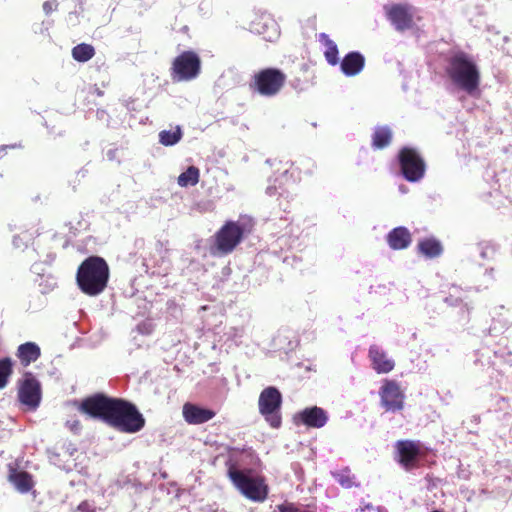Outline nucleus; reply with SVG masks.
I'll return each instance as SVG.
<instances>
[{
  "label": "nucleus",
  "mask_w": 512,
  "mask_h": 512,
  "mask_svg": "<svg viewBox=\"0 0 512 512\" xmlns=\"http://www.w3.org/2000/svg\"><path fill=\"white\" fill-rule=\"evenodd\" d=\"M79 410L125 433H136L145 425V419L135 405L101 394L83 400Z\"/></svg>",
  "instance_id": "f257e3e1"
},
{
  "label": "nucleus",
  "mask_w": 512,
  "mask_h": 512,
  "mask_svg": "<svg viewBox=\"0 0 512 512\" xmlns=\"http://www.w3.org/2000/svg\"><path fill=\"white\" fill-rule=\"evenodd\" d=\"M109 267L104 259L92 256L87 258L78 268L76 281L80 290L89 295L97 296L107 286Z\"/></svg>",
  "instance_id": "f03ea898"
},
{
  "label": "nucleus",
  "mask_w": 512,
  "mask_h": 512,
  "mask_svg": "<svg viewBox=\"0 0 512 512\" xmlns=\"http://www.w3.org/2000/svg\"><path fill=\"white\" fill-rule=\"evenodd\" d=\"M447 74L452 82L470 95L478 90L480 84V72L473 59L463 53H457L451 57L447 67Z\"/></svg>",
  "instance_id": "7ed1b4c3"
},
{
  "label": "nucleus",
  "mask_w": 512,
  "mask_h": 512,
  "mask_svg": "<svg viewBox=\"0 0 512 512\" xmlns=\"http://www.w3.org/2000/svg\"><path fill=\"white\" fill-rule=\"evenodd\" d=\"M253 227L251 218L243 216L237 221H227L215 236L214 254L227 255L231 253Z\"/></svg>",
  "instance_id": "20e7f679"
},
{
  "label": "nucleus",
  "mask_w": 512,
  "mask_h": 512,
  "mask_svg": "<svg viewBox=\"0 0 512 512\" xmlns=\"http://www.w3.org/2000/svg\"><path fill=\"white\" fill-rule=\"evenodd\" d=\"M384 14L389 23L398 32L413 29L420 20L418 10L410 3H389L383 6Z\"/></svg>",
  "instance_id": "39448f33"
},
{
  "label": "nucleus",
  "mask_w": 512,
  "mask_h": 512,
  "mask_svg": "<svg viewBox=\"0 0 512 512\" xmlns=\"http://www.w3.org/2000/svg\"><path fill=\"white\" fill-rule=\"evenodd\" d=\"M229 476L235 487L246 498L255 502H262L266 499L268 490L262 478L251 476L239 470H230Z\"/></svg>",
  "instance_id": "423d86ee"
},
{
  "label": "nucleus",
  "mask_w": 512,
  "mask_h": 512,
  "mask_svg": "<svg viewBox=\"0 0 512 512\" xmlns=\"http://www.w3.org/2000/svg\"><path fill=\"white\" fill-rule=\"evenodd\" d=\"M286 81L285 74L279 69L267 68L259 71L253 77L251 88L265 97L279 93Z\"/></svg>",
  "instance_id": "0eeeda50"
},
{
  "label": "nucleus",
  "mask_w": 512,
  "mask_h": 512,
  "mask_svg": "<svg viewBox=\"0 0 512 512\" xmlns=\"http://www.w3.org/2000/svg\"><path fill=\"white\" fill-rule=\"evenodd\" d=\"M281 403V393L275 387H267L260 393L259 412L273 428H278L281 425Z\"/></svg>",
  "instance_id": "6e6552de"
},
{
  "label": "nucleus",
  "mask_w": 512,
  "mask_h": 512,
  "mask_svg": "<svg viewBox=\"0 0 512 512\" xmlns=\"http://www.w3.org/2000/svg\"><path fill=\"white\" fill-rule=\"evenodd\" d=\"M200 69L199 56L193 51H185L174 59L171 77L176 82L190 81L199 75Z\"/></svg>",
  "instance_id": "1a4fd4ad"
},
{
  "label": "nucleus",
  "mask_w": 512,
  "mask_h": 512,
  "mask_svg": "<svg viewBox=\"0 0 512 512\" xmlns=\"http://www.w3.org/2000/svg\"><path fill=\"white\" fill-rule=\"evenodd\" d=\"M401 171L406 180L417 182L423 178L425 163L416 150L405 147L399 153Z\"/></svg>",
  "instance_id": "9d476101"
},
{
  "label": "nucleus",
  "mask_w": 512,
  "mask_h": 512,
  "mask_svg": "<svg viewBox=\"0 0 512 512\" xmlns=\"http://www.w3.org/2000/svg\"><path fill=\"white\" fill-rule=\"evenodd\" d=\"M382 407L386 411L396 412L404 408L405 393L394 380L385 379L379 390Z\"/></svg>",
  "instance_id": "9b49d317"
},
{
  "label": "nucleus",
  "mask_w": 512,
  "mask_h": 512,
  "mask_svg": "<svg viewBox=\"0 0 512 512\" xmlns=\"http://www.w3.org/2000/svg\"><path fill=\"white\" fill-rule=\"evenodd\" d=\"M250 30L270 42L276 40L280 33L278 24L268 13L256 14L250 23Z\"/></svg>",
  "instance_id": "f8f14e48"
},
{
  "label": "nucleus",
  "mask_w": 512,
  "mask_h": 512,
  "mask_svg": "<svg viewBox=\"0 0 512 512\" xmlns=\"http://www.w3.org/2000/svg\"><path fill=\"white\" fill-rule=\"evenodd\" d=\"M19 399L21 403L32 409L38 407L41 399L40 383L32 374L27 373L19 389Z\"/></svg>",
  "instance_id": "ddd939ff"
},
{
  "label": "nucleus",
  "mask_w": 512,
  "mask_h": 512,
  "mask_svg": "<svg viewBox=\"0 0 512 512\" xmlns=\"http://www.w3.org/2000/svg\"><path fill=\"white\" fill-rule=\"evenodd\" d=\"M396 449L400 464L406 470L413 468L420 453V443L411 440H400L396 443Z\"/></svg>",
  "instance_id": "4468645a"
},
{
  "label": "nucleus",
  "mask_w": 512,
  "mask_h": 512,
  "mask_svg": "<svg viewBox=\"0 0 512 512\" xmlns=\"http://www.w3.org/2000/svg\"><path fill=\"white\" fill-rule=\"evenodd\" d=\"M182 414L185 421L193 425L208 422L215 416L213 410L202 408L192 403H185L183 405Z\"/></svg>",
  "instance_id": "2eb2a0df"
},
{
  "label": "nucleus",
  "mask_w": 512,
  "mask_h": 512,
  "mask_svg": "<svg viewBox=\"0 0 512 512\" xmlns=\"http://www.w3.org/2000/svg\"><path fill=\"white\" fill-rule=\"evenodd\" d=\"M295 420L313 428L323 427L328 420L327 413L317 406L306 408L295 416Z\"/></svg>",
  "instance_id": "dca6fc26"
},
{
  "label": "nucleus",
  "mask_w": 512,
  "mask_h": 512,
  "mask_svg": "<svg viewBox=\"0 0 512 512\" xmlns=\"http://www.w3.org/2000/svg\"><path fill=\"white\" fill-rule=\"evenodd\" d=\"M369 357L374 370L379 374L388 373L392 371L395 366L394 361L388 358L386 353L377 345L370 347Z\"/></svg>",
  "instance_id": "f3484780"
},
{
  "label": "nucleus",
  "mask_w": 512,
  "mask_h": 512,
  "mask_svg": "<svg viewBox=\"0 0 512 512\" xmlns=\"http://www.w3.org/2000/svg\"><path fill=\"white\" fill-rule=\"evenodd\" d=\"M365 64L364 57L359 52L348 53L341 61V71L344 75L351 77L359 74Z\"/></svg>",
  "instance_id": "a211bd4d"
},
{
  "label": "nucleus",
  "mask_w": 512,
  "mask_h": 512,
  "mask_svg": "<svg viewBox=\"0 0 512 512\" xmlns=\"http://www.w3.org/2000/svg\"><path fill=\"white\" fill-rule=\"evenodd\" d=\"M40 355V347L34 342H26L21 344L18 347L16 353V356L19 358L21 364L25 367L38 360Z\"/></svg>",
  "instance_id": "6ab92c4d"
},
{
  "label": "nucleus",
  "mask_w": 512,
  "mask_h": 512,
  "mask_svg": "<svg viewBox=\"0 0 512 512\" xmlns=\"http://www.w3.org/2000/svg\"><path fill=\"white\" fill-rule=\"evenodd\" d=\"M387 241L392 249H405L411 242V234L405 227H397L388 234Z\"/></svg>",
  "instance_id": "aec40b11"
},
{
  "label": "nucleus",
  "mask_w": 512,
  "mask_h": 512,
  "mask_svg": "<svg viewBox=\"0 0 512 512\" xmlns=\"http://www.w3.org/2000/svg\"><path fill=\"white\" fill-rule=\"evenodd\" d=\"M319 42L325 46L324 55L327 62L330 65H337L339 62L338 58V48L336 43L329 38V36L325 33H320L318 35Z\"/></svg>",
  "instance_id": "412c9836"
},
{
  "label": "nucleus",
  "mask_w": 512,
  "mask_h": 512,
  "mask_svg": "<svg viewBox=\"0 0 512 512\" xmlns=\"http://www.w3.org/2000/svg\"><path fill=\"white\" fill-rule=\"evenodd\" d=\"M419 251L426 257H437L442 252V246L439 241L433 238L424 239L418 244Z\"/></svg>",
  "instance_id": "4be33fe9"
},
{
  "label": "nucleus",
  "mask_w": 512,
  "mask_h": 512,
  "mask_svg": "<svg viewBox=\"0 0 512 512\" xmlns=\"http://www.w3.org/2000/svg\"><path fill=\"white\" fill-rule=\"evenodd\" d=\"M10 480L21 493L28 492L33 486L31 476L26 472L14 473L10 476Z\"/></svg>",
  "instance_id": "5701e85b"
},
{
  "label": "nucleus",
  "mask_w": 512,
  "mask_h": 512,
  "mask_svg": "<svg viewBox=\"0 0 512 512\" xmlns=\"http://www.w3.org/2000/svg\"><path fill=\"white\" fill-rule=\"evenodd\" d=\"M199 177V169L195 166H190L178 176L177 183L181 187L195 186L199 182Z\"/></svg>",
  "instance_id": "b1692460"
},
{
  "label": "nucleus",
  "mask_w": 512,
  "mask_h": 512,
  "mask_svg": "<svg viewBox=\"0 0 512 512\" xmlns=\"http://www.w3.org/2000/svg\"><path fill=\"white\" fill-rule=\"evenodd\" d=\"M391 139L392 132L388 127H378L373 134L372 144L375 148L382 149L389 145Z\"/></svg>",
  "instance_id": "393cba45"
},
{
  "label": "nucleus",
  "mask_w": 512,
  "mask_h": 512,
  "mask_svg": "<svg viewBox=\"0 0 512 512\" xmlns=\"http://www.w3.org/2000/svg\"><path fill=\"white\" fill-rule=\"evenodd\" d=\"M95 54L93 46L89 44H79L72 49V56L78 62H86Z\"/></svg>",
  "instance_id": "a878e982"
},
{
  "label": "nucleus",
  "mask_w": 512,
  "mask_h": 512,
  "mask_svg": "<svg viewBox=\"0 0 512 512\" xmlns=\"http://www.w3.org/2000/svg\"><path fill=\"white\" fill-rule=\"evenodd\" d=\"M182 137V131L180 127H176L174 130H163L159 133V142L164 146H173L177 144Z\"/></svg>",
  "instance_id": "bb28decb"
},
{
  "label": "nucleus",
  "mask_w": 512,
  "mask_h": 512,
  "mask_svg": "<svg viewBox=\"0 0 512 512\" xmlns=\"http://www.w3.org/2000/svg\"><path fill=\"white\" fill-rule=\"evenodd\" d=\"M12 374V360L4 358L0 360V389H3L8 382V377Z\"/></svg>",
  "instance_id": "cd10ccee"
},
{
  "label": "nucleus",
  "mask_w": 512,
  "mask_h": 512,
  "mask_svg": "<svg viewBox=\"0 0 512 512\" xmlns=\"http://www.w3.org/2000/svg\"><path fill=\"white\" fill-rule=\"evenodd\" d=\"M332 475L344 488H351L354 485L353 477L348 469L333 472Z\"/></svg>",
  "instance_id": "c85d7f7f"
},
{
  "label": "nucleus",
  "mask_w": 512,
  "mask_h": 512,
  "mask_svg": "<svg viewBox=\"0 0 512 512\" xmlns=\"http://www.w3.org/2000/svg\"><path fill=\"white\" fill-rule=\"evenodd\" d=\"M59 457H60V455L56 454V455L51 456L50 460L54 465H56L64 470H67V471L71 470L73 465L71 463L61 464Z\"/></svg>",
  "instance_id": "c756f323"
},
{
  "label": "nucleus",
  "mask_w": 512,
  "mask_h": 512,
  "mask_svg": "<svg viewBox=\"0 0 512 512\" xmlns=\"http://www.w3.org/2000/svg\"><path fill=\"white\" fill-rule=\"evenodd\" d=\"M57 7L56 0H47L43 4V10L46 14H50L52 11H54Z\"/></svg>",
  "instance_id": "7c9ffc66"
},
{
  "label": "nucleus",
  "mask_w": 512,
  "mask_h": 512,
  "mask_svg": "<svg viewBox=\"0 0 512 512\" xmlns=\"http://www.w3.org/2000/svg\"><path fill=\"white\" fill-rule=\"evenodd\" d=\"M278 510L279 512H302L291 503L279 505Z\"/></svg>",
  "instance_id": "2f4dec72"
},
{
  "label": "nucleus",
  "mask_w": 512,
  "mask_h": 512,
  "mask_svg": "<svg viewBox=\"0 0 512 512\" xmlns=\"http://www.w3.org/2000/svg\"><path fill=\"white\" fill-rule=\"evenodd\" d=\"M78 510L81 512H95V506L85 501L78 506Z\"/></svg>",
  "instance_id": "473e14b6"
},
{
  "label": "nucleus",
  "mask_w": 512,
  "mask_h": 512,
  "mask_svg": "<svg viewBox=\"0 0 512 512\" xmlns=\"http://www.w3.org/2000/svg\"><path fill=\"white\" fill-rule=\"evenodd\" d=\"M24 239H26V237L15 236L14 239H13L14 246L17 247V248H21L22 246H26V244L23 241Z\"/></svg>",
  "instance_id": "72a5a7b5"
},
{
  "label": "nucleus",
  "mask_w": 512,
  "mask_h": 512,
  "mask_svg": "<svg viewBox=\"0 0 512 512\" xmlns=\"http://www.w3.org/2000/svg\"><path fill=\"white\" fill-rule=\"evenodd\" d=\"M68 425H70L71 430L77 431L80 428V423L78 421H73L71 424L70 422H67Z\"/></svg>",
  "instance_id": "f704fd0d"
},
{
  "label": "nucleus",
  "mask_w": 512,
  "mask_h": 512,
  "mask_svg": "<svg viewBox=\"0 0 512 512\" xmlns=\"http://www.w3.org/2000/svg\"><path fill=\"white\" fill-rule=\"evenodd\" d=\"M232 332H233V334H231L232 337H238V336L241 337L242 333H243L242 329H236V328H233Z\"/></svg>",
  "instance_id": "c9c22d12"
},
{
  "label": "nucleus",
  "mask_w": 512,
  "mask_h": 512,
  "mask_svg": "<svg viewBox=\"0 0 512 512\" xmlns=\"http://www.w3.org/2000/svg\"><path fill=\"white\" fill-rule=\"evenodd\" d=\"M267 192H268L269 194H272V188H270V187H269V188L267 189Z\"/></svg>",
  "instance_id": "e433bc0d"
}]
</instances>
